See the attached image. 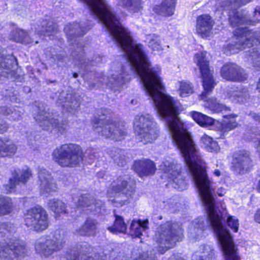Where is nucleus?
<instances>
[{
    "label": "nucleus",
    "instance_id": "1",
    "mask_svg": "<svg viewBox=\"0 0 260 260\" xmlns=\"http://www.w3.org/2000/svg\"><path fill=\"white\" fill-rule=\"evenodd\" d=\"M79 1L86 4L90 14L102 23L112 40L124 53L125 64L112 66L113 73L107 78L106 84L114 90H120L130 80L129 72L138 77L144 90H165L160 77V68H150L144 46L133 42L131 32L121 25L108 2L106 0Z\"/></svg>",
    "mask_w": 260,
    "mask_h": 260
},
{
    "label": "nucleus",
    "instance_id": "2",
    "mask_svg": "<svg viewBox=\"0 0 260 260\" xmlns=\"http://www.w3.org/2000/svg\"><path fill=\"white\" fill-rule=\"evenodd\" d=\"M250 0H218L216 3L217 11H229V19L231 25L237 27L234 36L230 42L223 48L226 55L238 53L245 48H250L254 44L260 43V30L253 31L246 27L240 26L243 24H255L242 13L238 12L237 9L245 5Z\"/></svg>",
    "mask_w": 260,
    "mask_h": 260
},
{
    "label": "nucleus",
    "instance_id": "3",
    "mask_svg": "<svg viewBox=\"0 0 260 260\" xmlns=\"http://www.w3.org/2000/svg\"><path fill=\"white\" fill-rule=\"evenodd\" d=\"M92 26V25L90 23L87 24L86 26L83 22L81 23H73L67 24L64 29L68 37L69 42L74 46L71 48V54L73 62L75 65L84 71L83 77L85 79L92 78V75L94 76V78H98L97 73L94 71H89V68L90 66H95L101 61V58L100 57H96L95 59L91 60L85 58V55L83 52L82 47L79 44L77 40V37L85 35Z\"/></svg>",
    "mask_w": 260,
    "mask_h": 260
},
{
    "label": "nucleus",
    "instance_id": "4",
    "mask_svg": "<svg viewBox=\"0 0 260 260\" xmlns=\"http://www.w3.org/2000/svg\"><path fill=\"white\" fill-rule=\"evenodd\" d=\"M194 61L199 67L202 76L204 91L201 94V98L202 100L206 101L205 107L214 113H219L223 110H229L228 108L219 103L214 98L207 100V96L213 90L215 83L209 68V61L206 58L205 53L201 52L196 54Z\"/></svg>",
    "mask_w": 260,
    "mask_h": 260
},
{
    "label": "nucleus",
    "instance_id": "5",
    "mask_svg": "<svg viewBox=\"0 0 260 260\" xmlns=\"http://www.w3.org/2000/svg\"><path fill=\"white\" fill-rule=\"evenodd\" d=\"M135 192V183L128 175L119 176L112 182L107 191L111 201L115 206H121L129 202Z\"/></svg>",
    "mask_w": 260,
    "mask_h": 260
},
{
    "label": "nucleus",
    "instance_id": "6",
    "mask_svg": "<svg viewBox=\"0 0 260 260\" xmlns=\"http://www.w3.org/2000/svg\"><path fill=\"white\" fill-rule=\"evenodd\" d=\"M182 237L183 231L178 223L168 221L160 225L155 236V239L159 244L157 250L160 254L164 253L175 246L176 242L181 241Z\"/></svg>",
    "mask_w": 260,
    "mask_h": 260
},
{
    "label": "nucleus",
    "instance_id": "7",
    "mask_svg": "<svg viewBox=\"0 0 260 260\" xmlns=\"http://www.w3.org/2000/svg\"><path fill=\"white\" fill-rule=\"evenodd\" d=\"M93 131L106 139L120 141L126 135L124 126L113 121L110 115L103 113L95 116L92 121Z\"/></svg>",
    "mask_w": 260,
    "mask_h": 260
},
{
    "label": "nucleus",
    "instance_id": "8",
    "mask_svg": "<svg viewBox=\"0 0 260 260\" xmlns=\"http://www.w3.org/2000/svg\"><path fill=\"white\" fill-rule=\"evenodd\" d=\"M65 236L64 231L56 230L50 235L37 239L35 244V250L42 257H49L62 249L65 242Z\"/></svg>",
    "mask_w": 260,
    "mask_h": 260
},
{
    "label": "nucleus",
    "instance_id": "9",
    "mask_svg": "<svg viewBox=\"0 0 260 260\" xmlns=\"http://www.w3.org/2000/svg\"><path fill=\"white\" fill-rule=\"evenodd\" d=\"M52 155L54 161L62 167H76L83 160L82 150L73 144H66L56 148Z\"/></svg>",
    "mask_w": 260,
    "mask_h": 260
},
{
    "label": "nucleus",
    "instance_id": "10",
    "mask_svg": "<svg viewBox=\"0 0 260 260\" xmlns=\"http://www.w3.org/2000/svg\"><path fill=\"white\" fill-rule=\"evenodd\" d=\"M34 118L42 129L51 133L54 132L58 135H63L69 129L68 122L67 120L59 122L53 116L47 106L44 104L39 105L38 111Z\"/></svg>",
    "mask_w": 260,
    "mask_h": 260
},
{
    "label": "nucleus",
    "instance_id": "11",
    "mask_svg": "<svg viewBox=\"0 0 260 260\" xmlns=\"http://www.w3.org/2000/svg\"><path fill=\"white\" fill-rule=\"evenodd\" d=\"M134 125L138 139L144 144L153 142L159 135L157 124L149 114L137 115Z\"/></svg>",
    "mask_w": 260,
    "mask_h": 260
},
{
    "label": "nucleus",
    "instance_id": "12",
    "mask_svg": "<svg viewBox=\"0 0 260 260\" xmlns=\"http://www.w3.org/2000/svg\"><path fill=\"white\" fill-rule=\"evenodd\" d=\"M27 252L25 243L20 240L0 242V260L21 259L27 255Z\"/></svg>",
    "mask_w": 260,
    "mask_h": 260
},
{
    "label": "nucleus",
    "instance_id": "13",
    "mask_svg": "<svg viewBox=\"0 0 260 260\" xmlns=\"http://www.w3.org/2000/svg\"><path fill=\"white\" fill-rule=\"evenodd\" d=\"M24 221L28 228L37 232H42L48 226V215L46 211L40 206L27 210Z\"/></svg>",
    "mask_w": 260,
    "mask_h": 260
},
{
    "label": "nucleus",
    "instance_id": "14",
    "mask_svg": "<svg viewBox=\"0 0 260 260\" xmlns=\"http://www.w3.org/2000/svg\"><path fill=\"white\" fill-rule=\"evenodd\" d=\"M179 165L172 160L164 161L159 166V170L164 176L173 181V187L179 191L186 188L187 183L180 172Z\"/></svg>",
    "mask_w": 260,
    "mask_h": 260
},
{
    "label": "nucleus",
    "instance_id": "15",
    "mask_svg": "<svg viewBox=\"0 0 260 260\" xmlns=\"http://www.w3.org/2000/svg\"><path fill=\"white\" fill-rule=\"evenodd\" d=\"M15 60V57L6 55L5 50L0 51V82L5 79L15 82L23 81V76L17 74L13 69Z\"/></svg>",
    "mask_w": 260,
    "mask_h": 260
},
{
    "label": "nucleus",
    "instance_id": "16",
    "mask_svg": "<svg viewBox=\"0 0 260 260\" xmlns=\"http://www.w3.org/2000/svg\"><path fill=\"white\" fill-rule=\"evenodd\" d=\"M251 163L249 151L245 150L237 151L233 156L232 169L235 174L242 175L250 170Z\"/></svg>",
    "mask_w": 260,
    "mask_h": 260
},
{
    "label": "nucleus",
    "instance_id": "17",
    "mask_svg": "<svg viewBox=\"0 0 260 260\" xmlns=\"http://www.w3.org/2000/svg\"><path fill=\"white\" fill-rule=\"evenodd\" d=\"M220 75L224 79L234 82H243L247 80V74L236 63L224 64L220 70Z\"/></svg>",
    "mask_w": 260,
    "mask_h": 260
},
{
    "label": "nucleus",
    "instance_id": "18",
    "mask_svg": "<svg viewBox=\"0 0 260 260\" xmlns=\"http://www.w3.org/2000/svg\"><path fill=\"white\" fill-rule=\"evenodd\" d=\"M31 177V171L27 167H25L21 170L15 169L12 172V177L5 185L7 193L11 192L19 183L25 184Z\"/></svg>",
    "mask_w": 260,
    "mask_h": 260
},
{
    "label": "nucleus",
    "instance_id": "19",
    "mask_svg": "<svg viewBox=\"0 0 260 260\" xmlns=\"http://www.w3.org/2000/svg\"><path fill=\"white\" fill-rule=\"evenodd\" d=\"M88 248L85 243L78 245L76 247L70 249L61 256V260H104L102 256L96 254L94 257L87 256L84 254L87 252Z\"/></svg>",
    "mask_w": 260,
    "mask_h": 260
},
{
    "label": "nucleus",
    "instance_id": "20",
    "mask_svg": "<svg viewBox=\"0 0 260 260\" xmlns=\"http://www.w3.org/2000/svg\"><path fill=\"white\" fill-rule=\"evenodd\" d=\"M38 178L40 181L41 192L42 194H50L57 190V185L51 174L43 168L38 169Z\"/></svg>",
    "mask_w": 260,
    "mask_h": 260
},
{
    "label": "nucleus",
    "instance_id": "21",
    "mask_svg": "<svg viewBox=\"0 0 260 260\" xmlns=\"http://www.w3.org/2000/svg\"><path fill=\"white\" fill-rule=\"evenodd\" d=\"M214 24V20L209 15H201L197 18L196 32L202 38H207L211 35Z\"/></svg>",
    "mask_w": 260,
    "mask_h": 260
},
{
    "label": "nucleus",
    "instance_id": "22",
    "mask_svg": "<svg viewBox=\"0 0 260 260\" xmlns=\"http://www.w3.org/2000/svg\"><path fill=\"white\" fill-rule=\"evenodd\" d=\"M133 169L141 177L152 175L156 171L154 163L147 159L136 160L133 165Z\"/></svg>",
    "mask_w": 260,
    "mask_h": 260
},
{
    "label": "nucleus",
    "instance_id": "23",
    "mask_svg": "<svg viewBox=\"0 0 260 260\" xmlns=\"http://www.w3.org/2000/svg\"><path fill=\"white\" fill-rule=\"evenodd\" d=\"M216 255L213 246L203 244L200 246L198 251L194 252L191 260H216Z\"/></svg>",
    "mask_w": 260,
    "mask_h": 260
},
{
    "label": "nucleus",
    "instance_id": "24",
    "mask_svg": "<svg viewBox=\"0 0 260 260\" xmlns=\"http://www.w3.org/2000/svg\"><path fill=\"white\" fill-rule=\"evenodd\" d=\"M99 223L92 218H88L84 224L78 230L77 233L81 236H92L98 232Z\"/></svg>",
    "mask_w": 260,
    "mask_h": 260
},
{
    "label": "nucleus",
    "instance_id": "25",
    "mask_svg": "<svg viewBox=\"0 0 260 260\" xmlns=\"http://www.w3.org/2000/svg\"><path fill=\"white\" fill-rule=\"evenodd\" d=\"M229 94L233 102L240 104L246 103L250 98L248 89L243 86L232 88Z\"/></svg>",
    "mask_w": 260,
    "mask_h": 260
},
{
    "label": "nucleus",
    "instance_id": "26",
    "mask_svg": "<svg viewBox=\"0 0 260 260\" xmlns=\"http://www.w3.org/2000/svg\"><path fill=\"white\" fill-rule=\"evenodd\" d=\"M205 224L202 217L193 220L192 226L189 228L188 236L192 240H198L202 237L205 229Z\"/></svg>",
    "mask_w": 260,
    "mask_h": 260
},
{
    "label": "nucleus",
    "instance_id": "27",
    "mask_svg": "<svg viewBox=\"0 0 260 260\" xmlns=\"http://www.w3.org/2000/svg\"><path fill=\"white\" fill-rule=\"evenodd\" d=\"M10 39L18 43H21L25 44H30L34 42L35 44H38V41H34L27 35V32L23 29L16 28L13 30L10 34Z\"/></svg>",
    "mask_w": 260,
    "mask_h": 260
},
{
    "label": "nucleus",
    "instance_id": "28",
    "mask_svg": "<svg viewBox=\"0 0 260 260\" xmlns=\"http://www.w3.org/2000/svg\"><path fill=\"white\" fill-rule=\"evenodd\" d=\"M117 5L131 13H138L143 9V0H117Z\"/></svg>",
    "mask_w": 260,
    "mask_h": 260
},
{
    "label": "nucleus",
    "instance_id": "29",
    "mask_svg": "<svg viewBox=\"0 0 260 260\" xmlns=\"http://www.w3.org/2000/svg\"><path fill=\"white\" fill-rule=\"evenodd\" d=\"M175 4V0H164L160 5L155 6L154 11L164 16H172L174 13Z\"/></svg>",
    "mask_w": 260,
    "mask_h": 260
},
{
    "label": "nucleus",
    "instance_id": "30",
    "mask_svg": "<svg viewBox=\"0 0 260 260\" xmlns=\"http://www.w3.org/2000/svg\"><path fill=\"white\" fill-rule=\"evenodd\" d=\"M109 155L113 159L114 162L120 167L124 166L128 161L124 150L118 148H109L107 151Z\"/></svg>",
    "mask_w": 260,
    "mask_h": 260
},
{
    "label": "nucleus",
    "instance_id": "31",
    "mask_svg": "<svg viewBox=\"0 0 260 260\" xmlns=\"http://www.w3.org/2000/svg\"><path fill=\"white\" fill-rule=\"evenodd\" d=\"M237 117V116L236 115L234 114L223 116V117L227 118L228 120L223 121L219 127L221 137H225L229 131L238 127V124L235 120V118Z\"/></svg>",
    "mask_w": 260,
    "mask_h": 260
},
{
    "label": "nucleus",
    "instance_id": "32",
    "mask_svg": "<svg viewBox=\"0 0 260 260\" xmlns=\"http://www.w3.org/2000/svg\"><path fill=\"white\" fill-rule=\"evenodd\" d=\"M17 148L12 141L0 139V157L13 156L16 153Z\"/></svg>",
    "mask_w": 260,
    "mask_h": 260
},
{
    "label": "nucleus",
    "instance_id": "33",
    "mask_svg": "<svg viewBox=\"0 0 260 260\" xmlns=\"http://www.w3.org/2000/svg\"><path fill=\"white\" fill-rule=\"evenodd\" d=\"M48 206L49 209L57 215L68 213L66 204L58 199H49L48 202Z\"/></svg>",
    "mask_w": 260,
    "mask_h": 260
},
{
    "label": "nucleus",
    "instance_id": "34",
    "mask_svg": "<svg viewBox=\"0 0 260 260\" xmlns=\"http://www.w3.org/2000/svg\"><path fill=\"white\" fill-rule=\"evenodd\" d=\"M201 144L207 151L217 153L220 148L216 141L206 134L203 135L200 139Z\"/></svg>",
    "mask_w": 260,
    "mask_h": 260
},
{
    "label": "nucleus",
    "instance_id": "35",
    "mask_svg": "<svg viewBox=\"0 0 260 260\" xmlns=\"http://www.w3.org/2000/svg\"><path fill=\"white\" fill-rule=\"evenodd\" d=\"M147 224V220L143 221H141L140 220L138 221L133 220L129 228L130 234L132 236L140 237L142 235V232L145 231L148 229Z\"/></svg>",
    "mask_w": 260,
    "mask_h": 260
},
{
    "label": "nucleus",
    "instance_id": "36",
    "mask_svg": "<svg viewBox=\"0 0 260 260\" xmlns=\"http://www.w3.org/2000/svg\"><path fill=\"white\" fill-rule=\"evenodd\" d=\"M190 115L193 119L202 126L207 127L212 125L214 122V119L199 112L192 111Z\"/></svg>",
    "mask_w": 260,
    "mask_h": 260
},
{
    "label": "nucleus",
    "instance_id": "37",
    "mask_svg": "<svg viewBox=\"0 0 260 260\" xmlns=\"http://www.w3.org/2000/svg\"><path fill=\"white\" fill-rule=\"evenodd\" d=\"M13 209L11 199L8 197L0 196V216L10 214Z\"/></svg>",
    "mask_w": 260,
    "mask_h": 260
},
{
    "label": "nucleus",
    "instance_id": "38",
    "mask_svg": "<svg viewBox=\"0 0 260 260\" xmlns=\"http://www.w3.org/2000/svg\"><path fill=\"white\" fill-rule=\"evenodd\" d=\"M0 113L6 116H10V119L14 121H19L22 118V113L18 109L13 107H2Z\"/></svg>",
    "mask_w": 260,
    "mask_h": 260
},
{
    "label": "nucleus",
    "instance_id": "39",
    "mask_svg": "<svg viewBox=\"0 0 260 260\" xmlns=\"http://www.w3.org/2000/svg\"><path fill=\"white\" fill-rule=\"evenodd\" d=\"M114 214L115 219L114 225L112 226L108 227V230L114 234L125 233L126 230V226L123 218L120 216L116 215L115 213Z\"/></svg>",
    "mask_w": 260,
    "mask_h": 260
},
{
    "label": "nucleus",
    "instance_id": "40",
    "mask_svg": "<svg viewBox=\"0 0 260 260\" xmlns=\"http://www.w3.org/2000/svg\"><path fill=\"white\" fill-rule=\"evenodd\" d=\"M57 31L56 24L52 21L43 22L42 29L38 32V35H44L50 36L55 34Z\"/></svg>",
    "mask_w": 260,
    "mask_h": 260
},
{
    "label": "nucleus",
    "instance_id": "41",
    "mask_svg": "<svg viewBox=\"0 0 260 260\" xmlns=\"http://www.w3.org/2000/svg\"><path fill=\"white\" fill-rule=\"evenodd\" d=\"M62 103L64 109L74 114L80 105L79 102L75 99L71 98V95L70 96L68 95V97L66 98L65 101H62Z\"/></svg>",
    "mask_w": 260,
    "mask_h": 260
},
{
    "label": "nucleus",
    "instance_id": "42",
    "mask_svg": "<svg viewBox=\"0 0 260 260\" xmlns=\"http://www.w3.org/2000/svg\"><path fill=\"white\" fill-rule=\"evenodd\" d=\"M179 93L180 96L187 97L193 92V87L189 81L179 82Z\"/></svg>",
    "mask_w": 260,
    "mask_h": 260
},
{
    "label": "nucleus",
    "instance_id": "43",
    "mask_svg": "<svg viewBox=\"0 0 260 260\" xmlns=\"http://www.w3.org/2000/svg\"><path fill=\"white\" fill-rule=\"evenodd\" d=\"M15 226L9 222H2L0 221V237H8L15 232Z\"/></svg>",
    "mask_w": 260,
    "mask_h": 260
},
{
    "label": "nucleus",
    "instance_id": "44",
    "mask_svg": "<svg viewBox=\"0 0 260 260\" xmlns=\"http://www.w3.org/2000/svg\"><path fill=\"white\" fill-rule=\"evenodd\" d=\"M94 202V198L88 194H82L78 197L77 205L81 207H88L92 210L91 204Z\"/></svg>",
    "mask_w": 260,
    "mask_h": 260
},
{
    "label": "nucleus",
    "instance_id": "45",
    "mask_svg": "<svg viewBox=\"0 0 260 260\" xmlns=\"http://www.w3.org/2000/svg\"><path fill=\"white\" fill-rule=\"evenodd\" d=\"M248 60L254 67L260 68V49H253L248 54Z\"/></svg>",
    "mask_w": 260,
    "mask_h": 260
},
{
    "label": "nucleus",
    "instance_id": "46",
    "mask_svg": "<svg viewBox=\"0 0 260 260\" xmlns=\"http://www.w3.org/2000/svg\"><path fill=\"white\" fill-rule=\"evenodd\" d=\"M148 45L153 51H159L161 49L160 41L155 35H149L147 38Z\"/></svg>",
    "mask_w": 260,
    "mask_h": 260
},
{
    "label": "nucleus",
    "instance_id": "47",
    "mask_svg": "<svg viewBox=\"0 0 260 260\" xmlns=\"http://www.w3.org/2000/svg\"><path fill=\"white\" fill-rule=\"evenodd\" d=\"M99 151L97 149L89 148L85 152L84 157L88 163L90 164L93 161L98 158L99 156Z\"/></svg>",
    "mask_w": 260,
    "mask_h": 260
},
{
    "label": "nucleus",
    "instance_id": "48",
    "mask_svg": "<svg viewBox=\"0 0 260 260\" xmlns=\"http://www.w3.org/2000/svg\"><path fill=\"white\" fill-rule=\"evenodd\" d=\"M92 206V210L94 214H101L105 211V205L104 203L100 200H98L94 202L91 204Z\"/></svg>",
    "mask_w": 260,
    "mask_h": 260
},
{
    "label": "nucleus",
    "instance_id": "49",
    "mask_svg": "<svg viewBox=\"0 0 260 260\" xmlns=\"http://www.w3.org/2000/svg\"><path fill=\"white\" fill-rule=\"evenodd\" d=\"M227 224L228 226L234 232H237L239 228V222L238 219L233 216H229L227 218Z\"/></svg>",
    "mask_w": 260,
    "mask_h": 260
},
{
    "label": "nucleus",
    "instance_id": "50",
    "mask_svg": "<svg viewBox=\"0 0 260 260\" xmlns=\"http://www.w3.org/2000/svg\"><path fill=\"white\" fill-rule=\"evenodd\" d=\"M67 57L64 55V53H59L55 55V60L57 61V63H64L66 61Z\"/></svg>",
    "mask_w": 260,
    "mask_h": 260
},
{
    "label": "nucleus",
    "instance_id": "51",
    "mask_svg": "<svg viewBox=\"0 0 260 260\" xmlns=\"http://www.w3.org/2000/svg\"><path fill=\"white\" fill-rule=\"evenodd\" d=\"M8 128V124L3 121L0 120V134H3L6 132Z\"/></svg>",
    "mask_w": 260,
    "mask_h": 260
},
{
    "label": "nucleus",
    "instance_id": "52",
    "mask_svg": "<svg viewBox=\"0 0 260 260\" xmlns=\"http://www.w3.org/2000/svg\"><path fill=\"white\" fill-rule=\"evenodd\" d=\"M249 115L252 119H253L256 122L260 123V115L254 112H250Z\"/></svg>",
    "mask_w": 260,
    "mask_h": 260
},
{
    "label": "nucleus",
    "instance_id": "53",
    "mask_svg": "<svg viewBox=\"0 0 260 260\" xmlns=\"http://www.w3.org/2000/svg\"><path fill=\"white\" fill-rule=\"evenodd\" d=\"M136 260H156V259L154 256H146V255H142L140 256L139 258L138 259H136Z\"/></svg>",
    "mask_w": 260,
    "mask_h": 260
},
{
    "label": "nucleus",
    "instance_id": "54",
    "mask_svg": "<svg viewBox=\"0 0 260 260\" xmlns=\"http://www.w3.org/2000/svg\"><path fill=\"white\" fill-rule=\"evenodd\" d=\"M254 220L257 223H260V208L257 210L254 215Z\"/></svg>",
    "mask_w": 260,
    "mask_h": 260
},
{
    "label": "nucleus",
    "instance_id": "55",
    "mask_svg": "<svg viewBox=\"0 0 260 260\" xmlns=\"http://www.w3.org/2000/svg\"><path fill=\"white\" fill-rule=\"evenodd\" d=\"M216 192L219 196L221 197L223 196L225 193L226 191L224 188L220 187L217 189Z\"/></svg>",
    "mask_w": 260,
    "mask_h": 260
},
{
    "label": "nucleus",
    "instance_id": "56",
    "mask_svg": "<svg viewBox=\"0 0 260 260\" xmlns=\"http://www.w3.org/2000/svg\"><path fill=\"white\" fill-rule=\"evenodd\" d=\"M169 260H185L178 255H173L171 256Z\"/></svg>",
    "mask_w": 260,
    "mask_h": 260
},
{
    "label": "nucleus",
    "instance_id": "57",
    "mask_svg": "<svg viewBox=\"0 0 260 260\" xmlns=\"http://www.w3.org/2000/svg\"><path fill=\"white\" fill-rule=\"evenodd\" d=\"M213 174L217 177H219L221 176V175L222 174V172L221 171L218 170V169H215L213 171Z\"/></svg>",
    "mask_w": 260,
    "mask_h": 260
},
{
    "label": "nucleus",
    "instance_id": "58",
    "mask_svg": "<svg viewBox=\"0 0 260 260\" xmlns=\"http://www.w3.org/2000/svg\"><path fill=\"white\" fill-rule=\"evenodd\" d=\"M255 16H260V7H257L254 11Z\"/></svg>",
    "mask_w": 260,
    "mask_h": 260
},
{
    "label": "nucleus",
    "instance_id": "59",
    "mask_svg": "<svg viewBox=\"0 0 260 260\" xmlns=\"http://www.w3.org/2000/svg\"><path fill=\"white\" fill-rule=\"evenodd\" d=\"M256 89L260 92V77L256 85Z\"/></svg>",
    "mask_w": 260,
    "mask_h": 260
},
{
    "label": "nucleus",
    "instance_id": "60",
    "mask_svg": "<svg viewBox=\"0 0 260 260\" xmlns=\"http://www.w3.org/2000/svg\"><path fill=\"white\" fill-rule=\"evenodd\" d=\"M9 96L10 97V100L12 102H16L15 99L14 98L12 97L11 95H9Z\"/></svg>",
    "mask_w": 260,
    "mask_h": 260
},
{
    "label": "nucleus",
    "instance_id": "61",
    "mask_svg": "<svg viewBox=\"0 0 260 260\" xmlns=\"http://www.w3.org/2000/svg\"><path fill=\"white\" fill-rule=\"evenodd\" d=\"M73 77H74V78H77V77H78V74H77V73H74L73 74Z\"/></svg>",
    "mask_w": 260,
    "mask_h": 260
},
{
    "label": "nucleus",
    "instance_id": "62",
    "mask_svg": "<svg viewBox=\"0 0 260 260\" xmlns=\"http://www.w3.org/2000/svg\"><path fill=\"white\" fill-rule=\"evenodd\" d=\"M258 189L260 191V180L258 182Z\"/></svg>",
    "mask_w": 260,
    "mask_h": 260
},
{
    "label": "nucleus",
    "instance_id": "63",
    "mask_svg": "<svg viewBox=\"0 0 260 260\" xmlns=\"http://www.w3.org/2000/svg\"><path fill=\"white\" fill-rule=\"evenodd\" d=\"M64 93H62L60 95V97H62L63 96Z\"/></svg>",
    "mask_w": 260,
    "mask_h": 260
},
{
    "label": "nucleus",
    "instance_id": "64",
    "mask_svg": "<svg viewBox=\"0 0 260 260\" xmlns=\"http://www.w3.org/2000/svg\"><path fill=\"white\" fill-rule=\"evenodd\" d=\"M27 88L28 89V92H29L30 91V89L29 87H27Z\"/></svg>",
    "mask_w": 260,
    "mask_h": 260
}]
</instances>
